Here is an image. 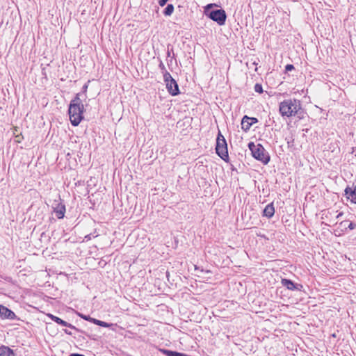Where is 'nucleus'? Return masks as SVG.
I'll use <instances>...</instances> for the list:
<instances>
[{
    "instance_id": "nucleus-5",
    "label": "nucleus",
    "mask_w": 356,
    "mask_h": 356,
    "mask_svg": "<svg viewBox=\"0 0 356 356\" xmlns=\"http://www.w3.org/2000/svg\"><path fill=\"white\" fill-rule=\"evenodd\" d=\"M216 154L223 160L228 158L227 145L224 136L219 131L216 139Z\"/></svg>"
},
{
    "instance_id": "nucleus-24",
    "label": "nucleus",
    "mask_w": 356,
    "mask_h": 356,
    "mask_svg": "<svg viewBox=\"0 0 356 356\" xmlns=\"http://www.w3.org/2000/svg\"><path fill=\"white\" fill-rule=\"evenodd\" d=\"M293 69H294L293 65H291V64L286 65V67H285V70L286 71H291V70H292Z\"/></svg>"
},
{
    "instance_id": "nucleus-21",
    "label": "nucleus",
    "mask_w": 356,
    "mask_h": 356,
    "mask_svg": "<svg viewBox=\"0 0 356 356\" xmlns=\"http://www.w3.org/2000/svg\"><path fill=\"white\" fill-rule=\"evenodd\" d=\"M80 316L86 320V321H90V322H92V320H95V318H93L92 317H90V316H86V315H80Z\"/></svg>"
},
{
    "instance_id": "nucleus-19",
    "label": "nucleus",
    "mask_w": 356,
    "mask_h": 356,
    "mask_svg": "<svg viewBox=\"0 0 356 356\" xmlns=\"http://www.w3.org/2000/svg\"><path fill=\"white\" fill-rule=\"evenodd\" d=\"M87 89H88V84H85L82 88L83 92L81 93H80L81 95H82L80 96V98H81V97L86 98V93Z\"/></svg>"
},
{
    "instance_id": "nucleus-2",
    "label": "nucleus",
    "mask_w": 356,
    "mask_h": 356,
    "mask_svg": "<svg viewBox=\"0 0 356 356\" xmlns=\"http://www.w3.org/2000/svg\"><path fill=\"white\" fill-rule=\"evenodd\" d=\"M81 95V94H76L69 106L70 120L73 126H78L83 118L84 106L82 99L80 98Z\"/></svg>"
},
{
    "instance_id": "nucleus-12",
    "label": "nucleus",
    "mask_w": 356,
    "mask_h": 356,
    "mask_svg": "<svg viewBox=\"0 0 356 356\" xmlns=\"http://www.w3.org/2000/svg\"><path fill=\"white\" fill-rule=\"evenodd\" d=\"M275 213V208L273 203L268 204L264 209V216L270 218Z\"/></svg>"
},
{
    "instance_id": "nucleus-15",
    "label": "nucleus",
    "mask_w": 356,
    "mask_h": 356,
    "mask_svg": "<svg viewBox=\"0 0 356 356\" xmlns=\"http://www.w3.org/2000/svg\"><path fill=\"white\" fill-rule=\"evenodd\" d=\"M163 353L167 356H188L186 354L178 353L176 351L170 350H164Z\"/></svg>"
},
{
    "instance_id": "nucleus-18",
    "label": "nucleus",
    "mask_w": 356,
    "mask_h": 356,
    "mask_svg": "<svg viewBox=\"0 0 356 356\" xmlns=\"http://www.w3.org/2000/svg\"><path fill=\"white\" fill-rule=\"evenodd\" d=\"M163 74V80L165 84L170 81V79H174L170 74L168 71H165Z\"/></svg>"
},
{
    "instance_id": "nucleus-13",
    "label": "nucleus",
    "mask_w": 356,
    "mask_h": 356,
    "mask_svg": "<svg viewBox=\"0 0 356 356\" xmlns=\"http://www.w3.org/2000/svg\"><path fill=\"white\" fill-rule=\"evenodd\" d=\"M49 316L54 321L56 322V323L58 324H60V325H62L63 326H65V327H71V328H73V329H75V327L74 325H72V324L62 320L61 318L57 317V316H55L52 314H49Z\"/></svg>"
},
{
    "instance_id": "nucleus-4",
    "label": "nucleus",
    "mask_w": 356,
    "mask_h": 356,
    "mask_svg": "<svg viewBox=\"0 0 356 356\" xmlns=\"http://www.w3.org/2000/svg\"><path fill=\"white\" fill-rule=\"evenodd\" d=\"M248 147L252 152V156L263 163L267 164L270 161V156L268 152L264 149L262 145L258 143L254 144L250 142L248 144Z\"/></svg>"
},
{
    "instance_id": "nucleus-22",
    "label": "nucleus",
    "mask_w": 356,
    "mask_h": 356,
    "mask_svg": "<svg viewBox=\"0 0 356 356\" xmlns=\"http://www.w3.org/2000/svg\"><path fill=\"white\" fill-rule=\"evenodd\" d=\"M159 67L160 68L161 73H163L165 71H167L164 64L163 63V62L161 60L160 61Z\"/></svg>"
},
{
    "instance_id": "nucleus-1",
    "label": "nucleus",
    "mask_w": 356,
    "mask_h": 356,
    "mask_svg": "<svg viewBox=\"0 0 356 356\" xmlns=\"http://www.w3.org/2000/svg\"><path fill=\"white\" fill-rule=\"evenodd\" d=\"M279 111L282 117L297 116L301 119L303 117V110L301 106V102L296 99H285L280 102Z\"/></svg>"
},
{
    "instance_id": "nucleus-27",
    "label": "nucleus",
    "mask_w": 356,
    "mask_h": 356,
    "mask_svg": "<svg viewBox=\"0 0 356 356\" xmlns=\"http://www.w3.org/2000/svg\"><path fill=\"white\" fill-rule=\"evenodd\" d=\"M69 356H85L82 354H79V353H72V354H70Z\"/></svg>"
},
{
    "instance_id": "nucleus-11",
    "label": "nucleus",
    "mask_w": 356,
    "mask_h": 356,
    "mask_svg": "<svg viewBox=\"0 0 356 356\" xmlns=\"http://www.w3.org/2000/svg\"><path fill=\"white\" fill-rule=\"evenodd\" d=\"M345 194L352 203L356 204V186L353 188L347 187L345 189Z\"/></svg>"
},
{
    "instance_id": "nucleus-25",
    "label": "nucleus",
    "mask_w": 356,
    "mask_h": 356,
    "mask_svg": "<svg viewBox=\"0 0 356 356\" xmlns=\"http://www.w3.org/2000/svg\"><path fill=\"white\" fill-rule=\"evenodd\" d=\"M355 227H356L355 223L351 222L349 223L348 228L350 230H353L355 228Z\"/></svg>"
},
{
    "instance_id": "nucleus-3",
    "label": "nucleus",
    "mask_w": 356,
    "mask_h": 356,
    "mask_svg": "<svg viewBox=\"0 0 356 356\" xmlns=\"http://www.w3.org/2000/svg\"><path fill=\"white\" fill-rule=\"evenodd\" d=\"M214 6H217L216 3H209L204 7V14L211 20L216 22L219 26L225 25L227 19V15L223 9L210 10Z\"/></svg>"
},
{
    "instance_id": "nucleus-7",
    "label": "nucleus",
    "mask_w": 356,
    "mask_h": 356,
    "mask_svg": "<svg viewBox=\"0 0 356 356\" xmlns=\"http://www.w3.org/2000/svg\"><path fill=\"white\" fill-rule=\"evenodd\" d=\"M53 209L58 219L63 218L65 213V206L63 204L58 202V201H55Z\"/></svg>"
},
{
    "instance_id": "nucleus-29",
    "label": "nucleus",
    "mask_w": 356,
    "mask_h": 356,
    "mask_svg": "<svg viewBox=\"0 0 356 356\" xmlns=\"http://www.w3.org/2000/svg\"><path fill=\"white\" fill-rule=\"evenodd\" d=\"M65 332L70 335L72 334V333L70 332H69V330H65Z\"/></svg>"
},
{
    "instance_id": "nucleus-6",
    "label": "nucleus",
    "mask_w": 356,
    "mask_h": 356,
    "mask_svg": "<svg viewBox=\"0 0 356 356\" xmlns=\"http://www.w3.org/2000/svg\"><path fill=\"white\" fill-rule=\"evenodd\" d=\"M258 122L256 118L248 117L245 115L241 120V128L244 131H247L250 129L251 126Z\"/></svg>"
},
{
    "instance_id": "nucleus-31",
    "label": "nucleus",
    "mask_w": 356,
    "mask_h": 356,
    "mask_svg": "<svg viewBox=\"0 0 356 356\" xmlns=\"http://www.w3.org/2000/svg\"><path fill=\"white\" fill-rule=\"evenodd\" d=\"M167 54H168V56H170V51H168Z\"/></svg>"
},
{
    "instance_id": "nucleus-10",
    "label": "nucleus",
    "mask_w": 356,
    "mask_h": 356,
    "mask_svg": "<svg viewBox=\"0 0 356 356\" xmlns=\"http://www.w3.org/2000/svg\"><path fill=\"white\" fill-rule=\"evenodd\" d=\"M165 85L168 91L172 95L175 96L179 93L178 84L175 79H170Z\"/></svg>"
},
{
    "instance_id": "nucleus-30",
    "label": "nucleus",
    "mask_w": 356,
    "mask_h": 356,
    "mask_svg": "<svg viewBox=\"0 0 356 356\" xmlns=\"http://www.w3.org/2000/svg\"><path fill=\"white\" fill-rule=\"evenodd\" d=\"M345 222H346V221H342V222H340V225H341V226L344 225Z\"/></svg>"
},
{
    "instance_id": "nucleus-23",
    "label": "nucleus",
    "mask_w": 356,
    "mask_h": 356,
    "mask_svg": "<svg viewBox=\"0 0 356 356\" xmlns=\"http://www.w3.org/2000/svg\"><path fill=\"white\" fill-rule=\"evenodd\" d=\"M97 235L94 236V235H92V234H87V235H86V236H85V237H84V241H90L92 237H93V238H95V237H97Z\"/></svg>"
},
{
    "instance_id": "nucleus-20",
    "label": "nucleus",
    "mask_w": 356,
    "mask_h": 356,
    "mask_svg": "<svg viewBox=\"0 0 356 356\" xmlns=\"http://www.w3.org/2000/svg\"><path fill=\"white\" fill-rule=\"evenodd\" d=\"M254 90L258 93H261L263 92V88L261 84L256 83L254 86Z\"/></svg>"
},
{
    "instance_id": "nucleus-16",
    "label": "nucleus",
    "mask_w": 356,
    "mask_h": 356,
    "mask_svg": "<svg viewBox=\"0 0 356 356\" xmlns=\"http://www.w3.org/2000/svg\"><path fill=\"white\" fill-rule=\"evenodd\" d=\"M92 323L95 325H97L103 327H110L112 325V324L108 323L106 322L96 318L95 320H92Z\"/></svg>"
},
{
    "instance_id": "nucleus-14",
    "label": "nucleus",
    "mask_w": 356,
    "mask_h": 356,
    "mask_svg": "<svg viewBox=\"0 0 356 356\" xmlns=\"http://www.w3.org/2000/svg\"><path fill=\"white\" fill-rule=\"evenodd\" d=\"M14 355V351L8 346L1 345L0 346V356Z\"/></svg>"
},
{
    "instance_id": "nucleus-26",
    "label": "nucleus",
    "mask_w": 356,
    "mask_h": 356,
    "mask_svg": "<svg viewBox=\"0 0 356 356\" xmlns=\"http://www.w3.org/2000/svg\"><path fill=\"white\" fill-rule=\"evenodd\" d=\"M168 0H159V4L160 6H164Z\"/></svg>"
},
{
    "instance_id": "nucleus-17",
    "label": "nucleus",
    "mask_w": 356,
    "mask_h": 356,
    "mask_svg": "<svg viewBox=\"0 0 356 356\" xmlns=\"http://www.w3.org/2000/svg\"><path fill=\"white\" fill-rule=\"evenodd\" d=\"M174 11V6L172 4H168L163 11V14L166 16H170Z\"/></svg>"
},
{
    "instance_id": "nucleus-9",
    "label": "nucleus",
    "mask_w": 356,
    "mask_h": 356,
    "mask_svg": "<svg viewBox=\"0 0 356 356\" xmlns=\"http://www.w3.org/2000/svg\"><path fill=\"white\" fill-rule=\"evenodd\" d=\"M0 316L2 318L13 320L16 318L15 314L3 305H0Z\"/></svg>"
},
{
    "instance_id": "nucleus-8",
    "label": "nucleus",
    "mask_w": 356,
    "mask_h": 356,
    "mask_svg": "<svg viewBox=\"0 0 356 356\" xmlns=\"http://www.w3.org/2000/svg\"><path fill=\"white\" fill-rule=\"evenodd\" d=\"M282 284L290 291H300L302 285L295 284L291 280L282 279Z\"/></svg>"
},
{
    "instance_id": "nucleus-28",
    "label": "nucleus",
    "mask_w": 356,
    "mask_h": 356,
    "mask_svg": "<svg viewBox=\"0 0 356 356\" xmlns=\"http://www.w3.org/2000/svg\"><path fill=\"white\" fill-rule=\"evenodd\" d=\"M343 215V213L341 212L337 216V218H339Z\"/></svg>"
}]
</instances>
